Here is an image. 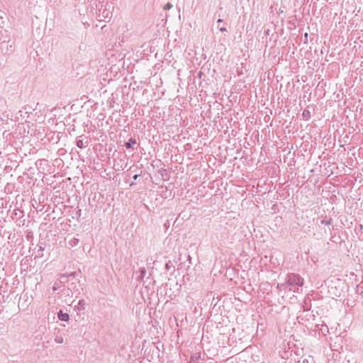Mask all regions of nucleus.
<instances>
[{
    "label": "nucleus",
    "mask_w": 363,
    "mask_h": 363,
    "mask_svg": "<svg viewBox=\"0 0 363 363\" xmlns=\"http://www.w3.org/2000/svg\"><path fill=\"white\" fill-rule=\"evenodd\" d=\"M332 223H333V218H331L328 220L322 219L320 220V224H322V225L325 224V225H331Z\"/></svg>",
    "instance_id": "nucleus-15"
},
{
    "label": "nucleus",
    "mask_w": 363,
    "mask_h": 363,
    "mask_svg": "<svg viewBox=\"0 0 363 363\" xmlns=\"http://www.w3.org/2000/svg\"><path fill=\"white\" fill-rule=\"evenodd\" d=\"M98 16L100 18V21H108L112 17V13L107 9V5L101 6L99 9Z\"/></svg>",
    "instance_id": "nucleus-2"
},
{
    "label": "nucleus",
    "mask_w": 363,
    "mask_h": 363,
    "mask_svg": "<svg viewBox=\"0 0 363 363\" xmlns=\"http://www.w3.org/2000/svg\"><path fill=\"white\" fill-rule=\"evenodd\" d=\"M66 281H60L59 282L56 281L54 283L52 286L53 291H57L60 288L61 283H65Z\"/></svg>",
    "instance_id": "nucleus-14"
},
{
    "label": "nucleus",
    "mask_w": 363,
    "mask_h": 363,
    "mask_svg": "<svg viewBox=\"0 0 363 363\" xmlns=\"http://www.w3.org/2000/svg\"><path fill=\"white\" fill-rule=\"evenodd\" d=\"M302 118L305 121H308L311 118V112L308 108H305L302 113Z\"/></svg>",
    "instance_id": "nucleus-10"
},
{
    "label": "nucleus",
    "mask_w": 363,
    "mask_h": 363,
    "mask_svg": "<svg viewBox=\"0 0 363 363\" xmlns=\"http://www.w3.org/2000/svg\"><path fill=\"white\" fill-rule=\"evenodd\" d=\"M26 239L28 242H32L33 240V234L31 231H27ZM31 245H33V243H31Z\"/></svg>",
    "instance_id": "nucleus-13"
},
{
    "label": "nucleus",
    "mask_w": 363,
    "mask_h": 363,
    "mask_svg": "<svg viewBox=\"0 0 363 363\" xmlns=\"http://www.w3.org/2000/svg\"><path fill=\"white\" fill-rule=\"evenodd\" d=\"M67 277L68 276L67 274H62L61 277H60L61 279H62L61 281H66V282H67Z\"/></svg>",
    "instance_id": "nucleus-21"
},
{
    "label": "nucleus",
    "mask_w": 363,
    "mask_h": 363,
    "mask_svg": "<svg viewBox=\"0 0 363 363\" xmlns=\"http://www.w3.org/2000/svg\"><path fill=\"white\" fill-rule=\"evenodd\" d=\"M77 146L79 148L83 149L85 148L88 145V142H84L83 140H77L76 143Z\"/></svg>",
    "instance_id": "nucleus-11"
},
{
    "label": "nucleus",
    "mask_w": 363,
    "mask_h": 363,
    "mask_svg": "<svg viewBox=\"0 0 363 363\" xmlns=\"http://www.w3.org/2000/svg\"><path fill=\"white\" fill-rule=\"evenodd\" d=\"M31 169H33V167H29V170H31Z\"/></svg>",
    "instance_id": "nucleus-32"
},
{
    "label": "nucleus",
    "mask_w": 363,
    "mask_h": 363,
    "mask_svg": "<svg viewBox=\"0 0 363 363\" xmlns=\"http://www.w3.org/2000/svg\"><path fill=\"white\" fill-rule=\"evenodd\" d=\"M26 125L28 130L27 133L28 135H30V136L35 135L36 132V125L34 124V123L31 122L30 121L26 120L24 123V125ZM26 131V128L24 126V133Z\"/></svg>",
    "instance_id": "nucleus-3"
},
{
    "label": "nucleus",
    "mask_w": 363,
    "mask_h": 363,
    "mask_svg": "<svg viewBox=\"0 0 363 363\" xmlns=\"http://www.w3.org/2000/svg\"><path fill=\"white\" fill-rule=\"evenodd\" d=\"M146 274V270L145 268H142L140 269V277L143 279L144 277V276Z\"/></svg>",
    "instance_id": "nucleus-19"
},
{
    "label": "nucleus",
    "mask_w": 363,
    "mask_h": 363,
    "mask_svg": "<svg viewBox=\"0 0 363 363\" xmlns=\"http://www.w3.org/2000/svg\"><path fill=\"white\" fill-rule=\"evenodd\" d=\"M26 113L28 114L26 120L30 121L31 122L36 121L35 114H33L32 112H26Z\"/></svg>",
    "instance_id": "nucleus-12"
},
{
    "label": "nucleus",
    "mask_w": 363,
    "mask_h": 363,
    "mask_svg": "<svg viewBox=\"0 0 363 363\" xmlns=\"http://www.w3.org/2000/svg\"><path fill=\"white\" fill-rule=\"evenodd\" d=\"M172 268H174V266L173 265L172 262L169 260L167 262H166L165 264V269L167 271H169Z\"/></svg>",
    "instance_id": "nucleus-16"
},
{
    "label": "nucleus",
    "mask_w": 363,
    "mask_h": 363,
    "mask_svg": "<svg viewBox=\"0 0 363 363\" xmlns=\"http://www.w3.org/2000/svg\"><path fill=\"white\" fill-rule=\"evenodd\" d=\"M68 276H69V277H75V272H72V273H70Z\"/></svg>",
    "instance_id": "nucleus-25"
},
{
    "label": "nucleus",
    "mask_w": 363,
    "mask_h": 363,
    "mask_svg": "<svg viewBox=\"0 0 363 363\" xmlns=\"http://www.w3.org/2000/svg\"><path fill=\"white\" fill-rule=\"evenodd\" d=\"M78 306H79V308L80 310H84L85 308L84 306H85V301L82 299V300H79V302H78Z\"/></svg>",
    "instance_id": "nucleus-17"
},
{
    "label": "nucleus",
    "mask_w": 363,
    "mask_h": 363,
    "mask_svg": "<svg viewBox=\"0 0 363 363\" xmlns=\"http://www.w3.org/2000/svg\"><path fill=\"white\" fill-rule=\"evenodd\" d=\"M137 144V140L135 138H130L125 143V146L127 149L133 148V145Z\"/></svg>",
    "instance_id": "nucleus-7"
},
{
    "label": "nucleus",
    "mask_w": 363,
    "mask_h": 363,
    "mask_svg": "<svg viewBox=\"0 0 363 363\" xmlns=\"http://www.w3.org/2000/svg\"><path fill=\"white\" fill-rule=\"evenodd\" d=\"M28 179H29V180H30V181H29V182H27V183H28V184H30V183H31V179H30V177H28Z\"/></svg>",
    "instance_id": "nucleus-27"
},
{
    "label": "nucleus",
    "mask_w": 363,
    "mask_h": 363,
    "mask_svg": "<svg viewBox=\"0 0 363 363\" xmlns=\"http://www.w3.org/2000/svg\"><path fill=\"white\" fill-rule=\"evenodd\" d=\"M172 6L169 3H168V4L165 6V7H164V8H165V9H169L172 8Z\"/></svg>",
    "instance_id": "nucleus-24"
},
{
    "label": "nucleus",
    "mask_w": 363,
    "mask_h": 363,
    "mask_svg": "<svg viewBox=\"0 0 363 363\" xmlns=\"http://www.w3.org/2000/svg\"><path fill=\"white\" fill-rule=\"evenodd\" d=\"M77 242H78V239L74 238L73 240H72L70 241V245L72 246H74V245H77Z\"/></svg>",
    "instance_id": "nucleus-20"
},
{
    "label": "nucleus",
    "mask_w": 363,
    "mask_h": 363,
    "mask_svg": "<svg viewBox=\"0 0 363 363\" xmlns=\"http://www.w3.org/2000/svg\"><path fill=\"white\" fill-rule=\"evenodd\" d=\"M57 317L62 321H68L69 319V314L67 313H63L61 310L58 312Z\"/></svg>",
    "instance_id": "nucleus-6"
},
{
    "label": "nucleus",
    "mask_w": 363,
    "mask_h": 363,
    "mask_svg": "<svg viewBox=\"0 0 363 363\" xmlns=\"http://www.w3.org/2000/svg\"><path fill=\"white\" fill-rule=\"evenodd\" d=\"M362 302H363V293H362Z\"/></svg>",
    "instance_id": "nucleus-33"
},
{
    "label": "nucleus",
    "mask_w": 363,
    "mask_h": 363,
    "mask_svg": "<svg viewBox=\"0 0 363 363\" xmlns=\"http://www.w3.org/2000/svg\"><path fill=\"white\" fill-rule=\"evenodd\" d=\"M55 341L57 343H62L64 340H63L62 337H56L55 339Z\"/></svg>",
    "instance_id": "nucleus-18"
},
{
    "label": "nucleus",
    "mask_w": 363,
    "mask_h": 363,
    "mask_svg": "<svg viewBox=\"0 0 363 363\" xmlns=\"http://www.w3.org/2000/svg\"><path fill=\"white\" fill-rule=\"evenodd\" d=\"M290 291H294V292H296L297 291L295 289H292V288H290L289 289Z\"/></svg>",
    "instance_id": "nucleus-28"
},
{
    "label": "nucleus",
    "mask_w": 363,
    "mask_h": 363,
    "mask_svg": "<svg viewBox=\"0 0 363 363\" xmlns=\"http://www.w3.org/2000/svg\"><path fill=\"white\" fill-rule=\"evenodd\" d=\"M303 282V279L299 274H289L286 279V282L281 284V286H302Z\"/></svg>",
    "instance_id": "nucleus-1"
},
{
    "label": "nucleus",
    "mask_w": 363,
    "mask_h": 363,
    "mask_svg": "<svg viewBox=\"0 0 363 363\" xmlns=\"http://www.w3.org/2000/svg\"><path fill=\"white\" fill-rule=\"evenodd\" d=\"M31 250H35V249H32V248H31V246H30V247H29V252H30Z\"/></svg>",
    "instance_id": "nucleus-29"
},
{
    "label": "nucleus",
    "mask_w": 363,
    "mask_h": 363,
    "mask_svg": "<svg viewBox=\"0 0 363 363\" xmlns=\"http://www.w3.org/2000/svg\"><path fill=\"white\" fill-rule=\"evenodd\" d=\"M133 184H134V182H133L130 184V186H133Z\"/></svg>",
    "instance_id": "nucleus-31"
},
{
    "label": "nucleus",
    "mask_w": 363,
    "mask_h": 363,
    "mask_svg": "<svg viewBox=\"0 0 363 363\" xmlns=\"http://www.w3.org/2000/svg\"><path fill=\"white\" fill-rule=\"evenodd\" d=\"M201 358L199 353L193 354L189 359V363H199V359Z\"/></svg>",
    "instance_id": "nucleus-8"
},
{
    "label": "nucleus",
    "mask_w": 363,
    "mask_h": 363,
    "mask_svg": "<svg viewBox=\"0 0 363 363\" xmlns=\"http://www.w3.org/2000/svg\"><path fill=\"white\" fill-rule=\"evenodd\" d=\"M218 28H219V30L221 31V32H225L227 31L226 28L225 27H219V26H218Z\"/></svg>",
    "instance_id": "nucleus-22"
},
{
    "label": "nucleus",
    "mask_w": 363,
    "mask_h": 363,
    "mask_svg": "<svg viewBox=\"0 0 363 363\" xmlns=\"http://www.w3.org/2000/svg\"><path fill=\"white\" fill-rule=\"evenodd\" d=\"M223 22V19H220L219 18L218 21H217V23H222Z\"/></svg>",
    "instance_id": "nucleus-26"
},
{
    "label": "nucleus",
    "mask_w": 363,
    "mask_h": 363,
    "mask_svg": "<svg viewBox=\"0 0 363 363\" xmlns=\"http://www.w3.org/2000/svg\"><path fill=\"white\" fill-rule=\"evenodd\" d=\"M33 141L35 143L37 142L36 138H33ZM31 142H32L31 139L26 142L27 145L28 144L29 145V147H28L29 149H28V151H29L28 153L30 155L35 154L38 151V150L34 146H33V143H31Z\"/></svg>",
    "instance_id": "nucleus-4"
},
{
    "label": "nucleus",
    "mask_w": 363,
    "mask_h": 363,
    "mask_svg": "<svg viewBox=\"0 0 363 363\" xmlns=\"http://www.w3.org/2000/svg\"><path fill=\"white\" fill-rule=\"evenodd\" d=\"M33 141L35 143L37 142L36 138H33ZM31 142H32L31 139L26 142L27 145L28 144L29 145V147H28L29 149H28V151H29L28 153L30 155L35 154L38 151V150L34 146H33V143H31Z\"/></svg>",
    "instance_id": "nucleus-5"
},
{
    "label": "nucleus",
    "mask_w": 363,
    "mask_h": 363,
    "mask_svg": "<svg viewBox=\"0 0 363 363\" xmlns=\"http://www.w3.org/2000/svg\"><path fill=\"white\" fill-rule=\"evenodd\" d=\"M140 176V174H135L133 177V180H137V179Z\"/></svg>",
    "instance_id": "nucleus-23"
},
{
    "label": "nucleus",
    "mask_w": 363,
    "mask_h": 363,
    "mask_svg": "<svg viewBox=\"0 0 363 363\" xmlns=\"http://www.w3.org/2000/svg\"><path fill=\"white\" fill-rule=\"evenodd\" d=\"M37 246L38 247V250L37 251V252H33L30 255L31 256H35V258L36 257H43V250H44V247H43L41 245H37Z\"/></svg>",
    "instance_id": "nucleus-9"
},
{
    "label": "nucleus",
    "mask_w": 363,
    "mask_h": 363,
    "mask_svg": "<svg viewBox=\"0 0 363 363\" xmlns=\"http://www.w3.org/2000/svg\"><path fill=\"white\" fill-rule=\"evenodd\" d=\"M277 289H280V285L279 284H277Z\"/></svg>",
    "instance_id": "nucleus-30"
}]
</instances>
